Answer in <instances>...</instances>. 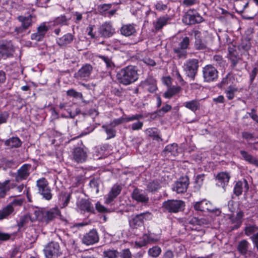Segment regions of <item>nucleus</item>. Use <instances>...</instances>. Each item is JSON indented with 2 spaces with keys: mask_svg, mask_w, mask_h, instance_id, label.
<instances>
[{
  "mask_svg": "<svg viewBox=\"0 0 258 258\" xmlns=\"http://www.w3.org/2000/svg\"><path fill=\"white\" fill-rule=\"evenodd\" d=\"M240 153L243 159H244L246 161L254 165L258 164V160L247 152L241 150L240 151Z\"/></svg>",
  "mask_w": 258,
  "mask_h": 258,
  "instance_id": "38",
  "label": "nucleus"
},
{
  "mask_svg": "<svg viewBox=\"0 0 258 258\" xmlns=\"http://www.w3.org/2000/svg\"><path fill=\"white\" fill-rule=\"evenodd\" d=\"M99 240V234L97 230L95 229H93L85 234L82 238V243L87 246L97 243Z\"/></svg>",
  "mask_w": 258,
  "mask_h": 258,
  "instance_id": "13",
  "label": "nucleus"
},
{
  "mask_svg": "<svg viewBox=\"0 0 258 258\" xmlns=\"http://www.w3.org/2000/svg\"><path fill=\"white\" fill-rule=\"evenodd\" d=\"M143 84L146 89L151 93H154L157 89L156 80L152 77H148Z\"/></svg>",
  "mask_w": 258,
  "mask_h": 258,
  "instance_id": "29",
  "label": "nucleus"
},
{
  "mask_svg": "<svg viewBox=\"0 0 258 258\" xmlns=\"http://www.w3.org/2000/svg\"><path fill=\"white\" fill-rule=\"evenodd\" d=\"M161 186V183L159 180H154L148 184L147 189L149 191L154 192L159 189Z\"/></svg>",
  "mask_w": 258,
  "mask_h": 258,
  "instance_id": "43",
  "label": "nucleus"
},
{
  "mask_svg": "<svg viewBox=\"0 0 258 258\" xmlns=\"http://www.w3.org/2000/svg\"><path fill=\"white\" fill-rule=\"evenodd\" d=\"M184 202L181 200H170L163 203L162 208L164 212L170 213H177L184 210Z\"/></svg>",
  "mask_w": 258,
  "mask_h": 258,
  "instance_id": "6",
  "label": "nucleus"
},
{
  "mask_svg": "<svg viewBox=\"0 0 258 258\" xmlns=\"http://www.w3.org/2000/svg\"><path fill=\"white\" fill-rule=\"evenodd\" d=\"M204 80L210 83L215 81L218 77V72L212 64H207L202 68Z\"/></svg>",
  "mask_w": 258,
  "mask_h": 258,
  "instance_id": "8",
  "label": "nucleus"
},
{
  "mask_svg": "<svg viewBox=\"0 0 258 258\" xmlns=\"http://www.w3.org/2000/svg\"><path fill=\"white\" fill-rule=\"evenodd\" d=\"M203 17L194 9L188 10L182 18V22L186 25L200 23L203 22Z\"/></svg>",
  "mask_w": 258,
  "mask_h": 258,
  "instance_id": "10",
  "label": "nucleus"
},
{
  "mask_svg": "<svg viewBox=\"0 0 258 258\" xmlns=\"http://www.w3.org/2000/svg\"><path fill=\"white\" fill-rule=\"evenodd\" d=\"M258 231V227L255 225H249L246 226L244 229V232L246 235L250 236L251 234Z\"/></svg>",
  "mask_w": 258,
  "mask_h": 258,
  "instance_id": "54",
  "label": "nucleus"
},
{
  "mask_svg": "<svg viewBox=\"0 0 258 258\" xmlns=\"http://www.w3.org/2000/svg\"><path fill=\"white\" fill-rule=\"evenodd\" d=\"M22 142L18 137H12L7 140L5 142V145L10 148H19L22 145Z\"/></svg>",
  "mask_w": 258,
  "mask_h": 258,
  "instance_id": "33",
  "label": "nucleus"
},
{
  "mask_svg": "<svg viewBox=\"0 0 258 258\" xmlns=\"http://www.w3.org/2000/svg\"><path fill=\"white\" fill-rule=\"evenodd\" d=\"M183 105L192 112H195L200 109V101L197 99L192 100L183 103Z\"/></svg>",
  "mask_w": 258,
  "mask_h": 258,
  "instance_id": "30",
  "label": "nucleus"
},
{
  "mask_svg": "<svg viewBox=\"0 0 258 258\" xmlns=\"http://www.w3.org/2000/svg\"><path fill=\"white\" fill-rule=\"evenodd\" d=\"M31 220V218L29 215H26L21 217L20 221L18 223V226L19 228L23 227L24 226L28 224L29 222Z\"/></svg>",
  "mask_w": 258,
  "mask_h": 258,
  "instance_id": "50",
  "label": "nucleus"
},
{
  "mask_svg": "<svg viewBox=\"0 0 258 258\" xmlns=\"http://www.w3.org/2000/svg\"><path fill=\"white\" fill-rule=\"evenodd\" d=\"M230 178V176L227 172H222L218 173L216 177L217 181L216 185L224 188L228 184Z\"/></svg>",
  "mask_w": 258,
  "mask_h": 258,
  "instance_id": "25",
  "label": "nucleus"
},
{
  "mask_svg": "<svg viewBox=\"0 0 258 258\" xmlns=\"http://www.w3.org/2000/svg\"><path fill=\"white\" fill-rule=\"evenodd\" d=\"M181 90V88L178 86L170 87L164 93L163 96L166 98H170Z\"/></svg>",
  "mask_w": 258,
  "mask_h": 258,
  "instance_id": "34",
  "label": "nucleus"
},
{
  "mask_svg": "<svg viewBox=\"0 0 258 258\" xmlns=\"http://www.w3.org/2000/svg\"><path fill=\"white\" fill-rule=\"evenodd\" d=\"M173 52L179 59H185L187 57V50L184 48L181 49V48L179 46L175 47L173 48Z\"/></svg>",
  "mask_w": 258,
  "mask_h": 258,
  "instance_id": "41",
  "label": "nucleus"
},
{
  "mask_svg": "<svg viewBox=\"0 0 258 258\" xmlns=\"http://www.w3.org/2000/svg\"><path fill=\"white\" fill-rule=\"evenodd\" d=\"M142 116H143L141 114H136L127 117H124V120L125 122H127L135 120H139V119L142 118Z\"/></svg>",
  "mask_w": 258,
  "mask_h": 258,
  "instance_id": "59",
  "label": "nucleus"
},
{
  "mask_svg": "<svg viewBox=\"0 0 258 258\" xmlns=\"http://www.w3.org/2000/svg\"><path fill=\"white\" fill-rule=\"evenodd\" d=\"M35 17L32 15L26 17L19 16L18 17V20L21 23V26L16 27L15 29V32L17 33H21L31 27L33 23V19Z\"/></svg>",
  "mask_w": 258,
  "mask_h": 258,
  "instance_id": "12",
  "label": "nucleus"
},
{
  "mask_svg": "<svg viewBox=\"0 0 258 258\" xmlns=\"http://www.w3.org/2000/svg\"><path fill=\"white\" fill-rule=\"evenodd\" d=\"M96 56L97 58H100L105 63L106 68L107 70H112L114 68L115 65L112 60L111 57L102 54H97Z\"/></svg>",
  "mask_w": 258,
  "mask_h": 258,
  "instance_id": "31",
  "label": "nucleus"
},
{
  "mask_svg": "<svg viewBox=\"0 0 258 258\" xmlns=\"http://www.w3.org/2000/svg\"><path fill=\"white\" fill-rule=\"evenodd\" d=\"M194 47L197 50H204L207 48L206 41L203 40L200 37H195Z\"/></svg>",
  "mask_w": 258,
  "mask_h": 258,
  "instance_id": "39",
  "label": "nucleus"
},
{
  "mask_svg": "<svg viewBox=\"0 0 258 258\" xmlns=\"http://www.w3.org/2000/svg\"><path fill=\"white\" fill-rule=\"evenodd\" d=\"M189 185V179L187 176L181 177L175 182L173 190L177 194H182L186 191Z\"/></svg>",
  "mask_w": 258,
  "mask_h": 258,
  "instance_id": "16",
  "label": "nucleus"
},
{
  "mask_svg": "<svg viewBox=\"0 0 258 258\" xmlns=\"http://www.w3.org/2000/svg\"><path fill=\"white\" fill-rule=\"evenodd\" d=\"M146 134L149 137H152L154 139L158 140L160 137L156 128H149L146 130Z\"/></svg>",
  "mask_w": 258,
  "mask_h": 258,
  "instance_id": "49",
  "label": "nucleus"
},
{
  "mask_svg": "<svg viewBox=\"0 0 258 258\" xmlns=\"http://www.w3.org/2000/svg\"><path fill=\"white\" fill-rule=\"evenodd\" d=\"M213 61L216 62V64L220 67L223 66L225 63V61L223 59L221 55H215L213 56Z\"/></svg>",
  "mask_w": 258,
  "mask_h": 258,
  "instance_id": "56",
  "label": "nucleus"
},
{
  "mask_svg": "<svg viewBox=\"0 0 258 258\" xmlns=\"http://www.w3.org/2000/svg\"><path fill=\"white\" fill-rule=\"evenodd\" d=\"M178 146L176 144H172L166 146L164 152L170 153L171 155L175 156L177 154Z\"/></svg>",
  "mask_w": 258,
  "mask_h": 258,
  "instance_id": "45",
  "label": "nucleus"
},
{
  "mask_svg": "<svg viewBox=\"0 0 258 258\" xmlns=\"http://www.w3.org/2000/svg\"><path fill=\"white\" fill-rule=\"evenodd\" d=\"M102 128H103L107 135V140L113 138L115 137L116 131L115 127L112 125L110 124H104L102 126Z\"/></svg>",
  "mask_w": 258,
  "mask_h": 258,
  "instance_id": "35",
  "label": "nucleus"
},
{
  "mask_svg": "<svg viewBox=\"0 0 258 258\" xmlns=\"http://www.w3.org/2000/svg\"><path fill=\"white\" fill-rule=\"evenodd\" d=\"M254 245L256 247L257 250L258 251V232L252 234L250 237Z\"/></svg>",
  "mask_w": 258,
  "mask_h": 258,
  "instance_id": "64",
  "label": "nucleus"
},
{
  "mask_svg": "<svg viewBox=\"0 0 258 258\" xmlns=\"http://www.w3.org/2000/svg\"><path fill=\"white\" fill-rule=\"evenodd\" d=\"M120 258H133V255L129 248L122 249L119 252Z\"/></svg>",
  "mask_w": 258,
  "mask_h": 258,
  "instance_id": "55",
  "label": "nucleus"
},
{
  "mask_svg": "<svg viewBox=\"0 0 258 258\" xmlns=\"http://www.w3.org/2000/svg\"><path fill=\"white\" fill-rule=\"evenodd\" d=\"M44 252L47 258H59L61 255L59 244L53 241L49 242L45 246Z\"/></svg>",
  "mask_w": 258,
  "mask_h": 258,
  "instance_id": "9",
  "label": "nucleus"
},
{
  "mask_svg": "<svg viewBox=\"0 0 258 258\" xmlns=\"http://www.w3.org/2000/svg\"><path fill=\"white\" fill-rule=\"evenodd\" d=\"M74 36L71 33H67L56 39L57 44L60 47H66L72 43Z\"/></svg>",
  "mask_w": 258,
  "mask_h": 258,
  "instance_id": "27",
  "label": "nucleus"
},
{
  "mask_svg": "<svg viewBox=\"0 0 258 258\" xmlns=\"http://www.w3.org/2000/svg\"><path fill=\"white\" fill-rule=\"evenodd\" d=\"M249 243L246 240H242L237 245V250L242 255H245L248 251Z\"/></svg>",
  "mask_w": 258,
  "mask_h": 258,
  "instance_id": "37",
  "label": "nucleus"
},
{
  "mask_svg": "<svg viewBox=\"0 0 258 258\" xmlns=\"http://www.w3.org/2000/svg\"><path fill=\"white\" fill-rule=\"evenodd\" d=\"M120 31L121 35L126 37L135 36L137 34L135 25L133 24L123 25L120 29Z\"/></svg>",
  "mask_w": 258,
  "mask_h": 258,
  "instance_id": "24",
  "label": "nucleus"
},
{
  "mask_svg": "<svg viewBox=\"0 0 258 258\" xmlns=\"http://www.w3.org/2000/svg\"><path fill=\"white\" fill-rule=\"evenodd\" d=\"M142 61L145 64L149 66L154 67L156 64L155 60L149 57H145L143 58Z\"/></svg>",
  "mask_w": 258,
  "mask_h": 258,
  "instance_id": "63",
  "label": "nucleus"
},
{
  "mask_svg": "<svg viewBox=\"0 0 258 258\" xmlns=\"http://www.w3.org/2000/svg\"><path fill=\"white\" fill-rule=\"evenodd\" d=\"M92 71V66L90 64L86 63L75 74L74 77L78 80L87 81L89 79Z\"/></svg>",
  "mask_w": 258,
  "mask_h": 258,
  "instance_id": "14",
  "label": "nucleus"
},
{
  "mask_svg": "<svg viewBox=\"0 0 258 258\" xmlns=\"http://www.w3.org/2000/svg\"><path fill=\"white\" fill-rule=\"evenodd\" d=\"M172 76L175 78L178 82L180 83V84L182 86H183L185 84V82L182 79V76H181L178 69L177 67H174L172 70Z\"/></svg>",
  "mask_w": 258,
  "mask_h": 258,
  "instance_id": "46",
  "label": "nucleus"
},
{
  "mask_svg": "<svg viewBox=\"0 0 258 258\" xmlns=\"http://www.w3.org/2000/svg\"><path fill=\"white\" fill-rule=\"evenodd\" d=\"M170 20V17L168 15L158 18L156 21L153 22L154 28L156 31L160 30L168 24V21Z\"/></svg>",
  "mask_w": 258,
  "mask_h": 258,
  "instance_id": "28",
  "label": "nucleus"
},
{
  "mask_svg": "<svg viewBox=\"0 0 258 258\" xmlns=\"http://www.w3.org/2000/svg\"><path fill=\"white\" fill-rule=\"evenodd\" d=\"M31 165L25 164L22 165L15 174V178L17 182L26 179L30 175Z\"/></svg>",
  "mask_w": 258,
  "mask_h": 258,
  "instance_id": "18",
  "label": "nucleus"
},
{
  "mask_svg": "<svg viewBox=\"0 0 258 258\" xmlns=\"http://www.w3.org/2000/svg\"><path fill=\"white\" fill-rule=\"evenodd\" d=\"M67 94L68 96L74 97L75 98H83V95L81 93L77 92L74 89H70L68 90Z\"/></svg>",
  "mask_w": 258,
  "mask_h": 258,
  "instance_id": "58",
  "label": "nucleus"
},
{
  "mask_svg": "<svg viewBox=\"0 0 258 258\" xmlns=\"http://www.w3.org/2000/svg\"><path fill=\"white\" fill-rule=\"evenodd\" d=\"M121 190L122 187L121 185L119 184L113 185L105 198V203L107 204L111 203L120 194Z\"/></svg>",
  "mask_w": 258,
  "mask_h": 258,
  "instance_id": "21",
  "label": "nucleus"
},
{
  "mask_svg": "<svg viewBox=\"0 0 258 258\" xmlns=\"http://www.w3.org/2000/svg\"><path fill=\"white\" fill-rule=\"evenodd\" d=\"M78 210L82 213L85 212L94 213V209L93 205L87 200L82 199L77 204Z\"/></svg>",
  "mask_w": 258,
  "mask_h": 258,
  "instance_id": "20",
  "label": "nucleus"
},
{
  "mask_svg": "<svg viewBox=\"0 0 258 258\" xmlns=\"http://www.w3.org/2000/svg\"><path fill=\"white\" fill-rule=\"evenodd\" d=\"M143 126V122L140 121L134 122L130 125L128 127L133 131L141 130Z\"/></svg>",
  "mask_w": 258,
  "mask_h": 258,
  "instance_id": "60",
  "label": "nucleus"
},
{
  "mask_svg": "<svg viewBox=\"0 0 258 258\" xmlns=\"http://www.w3.org/2000/svg\"><path fill=\"white\" fill-rule=\"evenodd\" d=\"M132 197L134 200L138 202L146 204L149 201L147 195L138 188H135L133 190Z\"/></svg>",
  "mask_w": 258,
  "mask_h": 258,
  "instance_id": "26",
  "label": "nucleus"
},
{
  "mask_svg": "<svg viewBox=\"0 0 258 258\" xmlns=\"http://www.w3.org/2000/svg\"><path fill=\"white\" fill-rule=\"evenodd\" d=\"M119 251L115 249H108L103 252V255L106 258H118Z\"/></svg>",
  "mask_w": 258,
  "mask_h": 258,
  "instance_id": "44",
  "label": "nucleus"
},
{
  "mask_svg": "<svg viewBox=\"0 0 258 258\" xmlns=\"http://www.w3.org/2000/svg\"><path fill=\"white\" fill-rule=\"evenodd\" d=\"M199 60L196 58H190L187 59L183 66V70L186 75L192 80H194L198 72L199 65Z\"/></svg>",
  "mask_w": 258,
  "mask_h": 258,
  "instance_id": "7",
  "label": "nucleus"
},
{
  "mask_svg": "<svg viewBox=\"0 0 258 258\" xmlns=\"http://www.w3.org/2000/svg\"><path fill=\"white\" fill-rule=\"evenodd\" d=\"M71 194L67 192H61L59 197V201L61 204L62 208L66 207L70 202Z\"/></svg>",
  "mask_w": 258,
  "mask_h": 258,
  "instance_id": "40",
  "label": "nucleus"
},
{
  "mask_svg": "<svg viewBox=\"0 0 258 258\" xmlns=\"http://www.w3.org/2000/svg\"><path fill=\"white\" fill-rule=\"evenodd\" d=\"M242 137L247 141H253L255 140L253 134L248 132H242Z\"/></svg>",
  "mask_w": 258,
  "mask_h": 258,
  "instance_id": "61",
  "label": "nucleus"
},
{
  "mask_svg": "<svg viewBox=\"0 0 258 258\" xmlns=\"http://www.w3.org/2000/svg\"><path fill=\"white\" fill-rule=\"evenodd\" d=\"M172 109V106L169 104H166L162 106L160 109L156 111L158 115L163 116L165 113L169 112Z\"/></svg>",
  "mask_w": 258,
  "mask_h": 258,
  "instance_id": "52",
  "label": "nucleus"
},
{
  "mask_svg": "<svg viewBox=\"0 0 258 258\" xmlns=\"http://www.w3.org/2000/svg\"><path fill=\"white\" fill-rule=\"evenodd\" d=\"M190 39L187 36L183 37L178 43V46L181 48V49H188L190 45Z\"/></svg>",
  "mask_w": 258,
  "mask_h": 258,
  "instance_id": "48",
  "label": "nucleus"
},
{
  "mask_svg": "<svg viewBox=\"0 0 258 258\" xmlns=\"http://www.w3.org/2000/svg\"><path fill=\"white\" fill-rule=\"evenodd\" d=\"M49 29L48 26L45 23L41 24L37 28V32L40 36L44 37Z\"/></svg>",
  "mask_w": 258,
  "mask_h": 258,
  "instance_id": "53",
  "label": "nucleus"
},
{
  "mask_svg": "<svg viewBox=\"0 0 258 258\" xmlns=\"http://www.w3.org/2000/svg\"><path fill=\"white\" fill-rule=\"evenodd\" d=\"M138 69L136 66L129 65L120 69L116 73L118 82L124 86L134 83L139 79Z\"/></svg>",
  "mask_w": 258,
  "mask_h": 258,
  "instance_id": "1",
  "label": "nucleus"
},
{
  "mask_svg": "<svg viewBox=\"0 0 258 258\" xmlns=\"http://www.w3.org/2000/svg\"><path fill=\"white\" fill-rule=\"evenodd\" d=\"M69 19L64 16L58 17L54 20V24L56 25H68Z\"/></svg>",
  "mask_w": 258,
  "mask_h": 258,
  "instance_id": "51",
  "label": "nucleus"
},
{
  "mask_svg": "<svg viewBox=\"0 0 258 258\" xmlns=\"http://www.w3.org/2000/svg\"><path fill=\"white\" fill-rule=\"evenodd\" d=\"M227 57L231 61L232 67H235L240 59L239 55L235 46H229Z\"/></svg>",
  "mask_w": 258,
  "mask_h": 258,
  "instance_id": "22",
  "label": "nucleus"
},
{
  "mask_svg": "<svg viewBox=\"0 0 258 258\" xmlns=\"http://www.w3.org/2000/svg\"><path fill=\"white\" fill-rule=\"evenodd\" d=\"M10 114L8 111H3L0 113V125L6 123L9 117Z\"/></svg>",
  "mask_w": 258,
  "mask_h": 258,
  "instance_id": "57",
  "label": "nucleus"
},
{
  "mask_svg": "<svg viewBox=\"0 0 258 258\" xmlns=\"http://www.w3.org/2000/svg\"><path fill=\"white\" fill-rule=\"evenodd\" d=\"M23 201L21 199H15L7 205L0 209V221L8 219L14 214L15 208L21 206Z\"/></svg>",
  "mask_w": 258,
  "mask_h": 258,
  "instance_id": "4",
  "label": "nucleus"
},
{
  "mask_svg": "<svg viewBox=\"0 0 258 258\" xmlns=\"http://www.w3.org/2000/svg\"><path fill=\"white\" fill-rule=\"evenodd\" d=\"M73 160L78 163H82L86 161L88 155L87 151L81 147L75 148L72 152Z\"/></svg>",
  "mask_w": 258,
  "mask_h": 258,
  "instance_id": "17",
  "label": "nucleus"
},
{
  "mask_svg": "<svg viewBox=\"0 0 258 258\" xmlns=\"http://www.w3.org/2000/svg\"><path fill=\"white\" fill-rule=\"evenodd\" d=\"M98 32L101 36L108 38L115 33V29L110 22H105L99 27Z\"/></svg>",
  "mask_w": 258,
  "mask_h": 258,
  "instance_id": "19",
  "label": "nucleus"
},
{
  "mask_svg": "<svg viewBox=\"0 0 258 258\" xmlns=\"http://www.w3.org/2000/svg\"><path fill=\"white\" fill-rule=\"evenodd\" d=\"M251 46L249 39L244 38L241 40L240 43L238 46V49L242 54L248 52Z\"/></svg>",
  "mask_w": 258,
  "mask_h": 258,
  "instance_id": "32",
  "label": "nucleus"
},
{
  "mask_svg": "<svg viewBox=\"0 0 258 258\" xmlns=\"http://www.w3.org/2000/svg\"><path fill=\"white\" fill-rule=\"evenodd\" d=\"M194 208L197 211H210L215 213L217 216L219 215L221 213V211L219 209H213L211 203L206 200L197 202L194 205Z\"/></svg>",
  "mask_w": 258,
  "mask_h": 258,
  "instance_id": "15",
  "label": "nucleus"
},
{
  "mask_svg": "<svg viewBox=\"0 0 258 258\" xmlns=\"http://www.w3.org/2000/svg\"><path fill=\"white\" fill-rule=\"evenodd\" d=\"M108 148V145L107 144L102 145L95 147L93 151L94 156H96V157L98 159L102 158Z\"/></svg>",
  "mask_w": 258,
  "mask_h": 258,
  "instance_id": "36",
  "label": "nucleus"
},
{
  "mask_svg": "<svg viewBox=\"0 0 258 258\" xmlns=\"http://www.w3.org/2000/svg\"><path fill=\"white\" fill-rule=\"evenodd\" d=\"M124 119V116L118 118L114 119L110 123V124L112 125L114 127H115L116 125L124 123L125 122Z\"/></svg>",
  "mask_w": 258,
  "mask_h": 258,
  "instance_id": "62",
  "label": "nucleus"
},
{
  "mask_svg": "<svg viewBox=\"0 0 258 258\" xmlns=\"http://www.w3.org/2000/svg\"><path fill=\"white\" fill-rule=\"evenodd\" d=\"M161 251V249L160 247L155 246L150 248L148 250V253L150 256L157 257L160 254Z\"/></svg>",
  "mask_w": 258,
  "mask_h": 258,
  "instance_id": "47",
  "label": "nucleus"
},
{
  "mask_svg": "<svg viewBox=\"0 0 258 258\" xmlns=\"http://www.w3.org/2000/svg\"><path fill=\"white\" fill-rule=\"evenodd\" d=\"M249 189V186L246 180L237 181L234 187V194L236 196L241 195L244 190L247 192Z\"/></svg>",
  "mask_w": 258,
  "mask_h": 258,
  "instance_id": "23",
  "label": "nucleus"
},
{
  "mask_svg": "<svg viewBox=\"0 0 258 258\" xmlns=\"http://www.w3.org/2000/svg\"><path fill=\"white\" fill-rule=\"evenodd\" d=\"M153 217V214L149 211L137 214L129 220L130 227L131 229H137L144 226V221H150Z\"/></svg>",
  "mask_w": 258,
  "mask_h": 258,
  "instance_id": "3",
  "label": "nucleus"
},
{
  "mask_svg": "<svg viewBox=\"0 0 258 258\" xmlns=\"http://www.w3.org/2000/svg\"><path fill=\"white\" fill-rule=\"evenodd\" d=\"M15 52V47L11 41L0 40V60L13 57Z\"/></svg>",
  "mask_w": 258,
  "mask_h": 258,
  "instance_id": "5",
  "label": "nucleus"
},
{
  "mask_svg": "<svg viewBox=\"0 0 258 258\" xmlns=\"http://www.w3.org/2000/svg\"><path fill=\"white\" fill-rule=\"evenodd\" d=\"M34 214L37 220L47 224L60 216V211L57 207H54L49 210H35Z\"/></svg>",
  "mask_w": 258,
  "mask_h": 258,
  "instance_id": "2",
  "label": "nucleus"
},
{
  "mask_svg": "<svg viewBox=\"0 0 258 258\" xmlns=\"http://www.w3.org/2000/svg\"><path fill=\"white\" fill-rule=\"evenodd\" d=\"M37 186L38 189V193L42 196L43 198L48 201L52 199V195L51 189L45 178H40L37 181Z\"/></svg>",
  "mask_w": 258,
  "mask_h": 258,
  "instance_id": "11",
  "label": "nucleus"
},
{
  "mask_svg": "<svg viewBox=\"0 0 258 258\" xmlns=\"http://www.w3.org/2000/svg\"><path fill=\"white\" fill-rule=\"evenodd\" d=\"M238 91L237 88L234 86L230 85L225 91L226 97L229 100H232L235 97V93Z\"/></svg>",
  "mask_w": 258,
  "mask_h": 258,
  "instance_id": "42",
  "label": "nucleus"
}]
</instances>
